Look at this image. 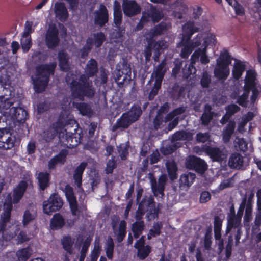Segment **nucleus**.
<instances>
[{
    "label": "nucleus",
    "instance_id": "obj_13",
    "mask_svg": "<svg viewBox=\"0 0 261 261\" xmlns=\"http://www.w3.org/2000/svg\"><path fill=\"white\" fill-rule=\"evenodd\" d=\"M206 153L214 161L221 162L225 160L227 156V152L224 149L207 147L205 149Z\"/></svg>",
    "mask_w": 261,
    "mask_h": 261
},
{
    "label": "nucleus",
    "instance_id": "obj_36",
    "mask_svg": "<svg viewBox=\"0 0 261 261\" xmlns=\"http://www.w3.org/2000/svg\"><path fill=\"white\" fill-rule=\"evenodd\" d=\"M49 175L46 172H41L38 174L37 179L41 189L44 190L49 185Z\"/></svg>",
    "mask_w": 261,
    "mask_h": 261
},
{
    "label": "nucleus",
    "instance_id": "obj_7",
    "mask_svg": "<svg viewBox=\"0 0 261 261\" xmlns=\"http://www.w3.org/2000/svg\"><path fill=\"white\" fill-rule=\"evenodd\" d=\"M14 100L11 98V95H5L0 96V113H4L6 115L8 113L13 119L21 121L25 119L27 116V112L20 108L12 107L10 108L13 104Z\"/></svg>",
    "mask_w": 261,
    "mask_h": 261
},
{
    "label": "nucleus",
    "instance_id": "obj_53",
    "mask_svg": "<svg viewBox=\"0 0 261 261\" xmlns=\"http://www.w3.org/2000/svg\"><path fill=\"white\" fill-rule=\"evenodd\" d=\"M161 227V223H156L154 225L152 229H150L148 234V238L150 239L152 237L158 236L160 233V229Z\"/></svg>",
    "mask_w": 261,
    "mask_h": 261
},
{
    "label": "nucleus",
    "instance_id": "obj_31",
    "mask_svg": "<svg viewBox=\"0 0 261 261\" xmlns=\"http://www.w3.org/2000/svg\"><path fill=\"white\" fill-rule=\"evenodd\" d=\"M86 165L85 163H82L75 170L73 177L75 183L78 187H80L81 185L82 176L86 167Z\"/></svg>",
    "mask_w": 261,
    "mask_h": 261
},
{
    "label": "nucleus",
    "instance_id": "obj_27",
    "mask_svg": "<svg viewBox=\"0 0 261 261\" xmlns=\"http://www.w3.org/2000/svg\"><path fill=\"white\" fill-rule=\"evenodd\" d=\"M184 111L185 109L183 108H179L175 110L172 113H170L168 115L167 120H170L174 119L173 121L169 124V129L170 130L172 129L177 124L178 120L179 118L177 115L182 113Z\"/></svg>",
    "mask_w": 261,
    "mask_h": 261
},
{
    "label": "nucleus",
    "instance_id": "obj_57",
    "mask_svg": "<svg viewBox=\"0 0 261 261\" xmlns=\"http://www.w3.org/2000/svg\"><path fill=\"white\" fill-rule=\"evenodd\" d=\"M32 32V24L30 22H26L23 36L24 37L30 36V35Z\"/></svg>",
    "mask_w": 261,
    "mask_h": 261
},
{
    "label": "nucleus",
    "instance_id": "obj_12",
    "mask_svg": "<svg viewBox=\"0 0 261 261\" xmlns=\"http://www.w3.org/2000/svg\"><path fill=\"white\" fill-rule=\"evenodd\" d=\"M164 64L162 63L158 67L156 71L154 72L152 74L151 81H154V87L149 94V98H151L155 96L160 88L161 84L162 81V79L164 75V71L163 68Z\"/></svg>",
    "mask_w": 261,
    "mask_h": 261
},
{
    "label": "nucleus",
    "instance_id": "obj_62",
    "mask_svg": "<svg viewBox=\"0 0 261 261\" xmlns=\"http://www.w3.org/2000/svg\"><path fill=\"white\" fill-rule=\"evenodd\" d=\"M115 167V163L113 160H110L107 165L106 169V172L107 173H110L112 172L113 169Z\"/></svg>",
    "mask_w": 261,
    "mask_h": 261
},
{
    "label": "nucleus",
    "instance_id": "obj_3",
    "mask_svg": "<svg viewBox=\"0 0 261 261\" xmlns=\"http://www.w3.org/2000/svg\"><path fill=\"white\" fill-rule=\"evenodd\" d=\"M12 208V199L10 194L5 196L3 210L4 212L0 220V232L6 241H9L13 239L16 234L18 230L17 226L11 225L9 222L11 211Z\"/></svg>",
    "mask_w": 261,
    "mask_h": 261
},
{
    "label": "nucleus",
    "instance_id": "obj_40",
    "mask_svg": "<svg viewBox=\"0 0 261 261\" xmlns=\"http://www.w3.org/2000/svg\"><path fill=\"white\" fill-rule=\"evenodd\" d=\"M105 39L104 34L102 33H97L93 35V40L89 38L87 40V44L91 45L94 44L96 47L100 46Z\"/></svg>",
    "mask_w": 261,
    "mask_h": 261
},
{
    "label": "nucleus",
    "instance_id": "obj_43",
    "mask_svg": "<svg viewBox=\"0 0 261 261\" xmlns=\"http://www.w3.org/2000/svg\"><path fill=\"white\" fill-rule=\"evenodd\" d=\"M32 252L30 248H27L18 250L16 255L19 261H26L30 257Z\"/></svg>",
    "mask_w": 261,
    "mask_h": 261
},
{
    "label": "nucleus",
    "instance_id": "obj_30",
    "mask_svg": "<svg viewBox=\"0 0 261 261\" xmlns=\"http://www.w3.org/2000/svg\"><path fill=\"white\" fill-rule=\"evenodd\" d=\"M245 70V65L243 62L236 60L233 65L232 75L235 79L240 77Z\"/></svg>",
    "mask_w": 261,
    "mask_h": 261
},
{
    "label": "nucleus",
    "instance_id": "obj_26",
    "mask_svg": "<svg viewBox=\"0 0 261 261\" xmlns=\"http://www.w3.org/2000/svg\"><path fill=\"white\" fill-rule=\"evenodd\" d=\"M108 17V13L106 7L101 5L99 11L96 13L95 17V23L100 25H102L107 22Z\"/></svg>",
    "mask_w": 261,
    "mask_h": 261
},
{
    "label": "nucleus",
    "instance_id": "obj_42",
    "mask_svg": "<svg viewBox=\"0 0 261 261\" xmlns=\"http://www.w3.org/2000/svg\"><path fill=\"white\" fill-rule=\"evenodd\" d=\"M73 243L74 240L70 236L64 237L62 240V244L63 248L69 253H71L72 251Z\"/></svg>",
    "mask_w": 261,
    "mask_h": 261
},
{
    "label": "nucleus",
    "instance_id": "obj_14",
    "mask_svg": "<svg viewBox=\"0 0 261 261\" xmlns=\"http://www.w3.org/2000/svg\"><path fill=\"white\" fill-rule=\"evenodd\" d=\"M64 192L72 215L75 216H79L80 212L77 208V202L72 188L67 185L65 188Z\"/></svg>",
    "mask_w": 261,
    "mask_h": 261
},
{
    "label": "nucleus",
    "instance_id": "obj_1",
    "mask_svg": "<svg viewBox=\"0 0 261 261\" xmlns=\"http://www.w3.org/2000/svg\"><path fill=\"white\" fill-rule=\"evenodd\" d=\"M183 38L181 42V56L188 58L193 49L197 47L213 46L217 43L215 35L209 30L207 22L202 24L199 22L189 21L182 28Z\"/></svg>",
    "mask_w": 261,
    "mask_h": 261
},
{
    "label": "nucleus",
    "instance_id": "obj_51",
    "mask_svg": "<svg viewBox=\"0 0 261 261\" xmlns=\"http://www.w3.org/2000/svg\"><path fill=\"white\" fill-rule=\"evenodd\" d=\"M206 168L207 165L205 162L198 158L194 169L198 173H203L206 170Z\"/></svg>",
    "mask_w": 261,
    "mask_h": 261
},
{
    "label": "nucleus",
    "instance_id": "obj_61",
    "mask_svg": "<svg viewBox=\"0 0 261 261\" xmlns=\"http://www.w3.org/2000/svg\"><path fill=\"white\" fill-rule=\"evenodd\" d=\"M210 81V78L208 74L207 73H204L201 81V85L204 87H206L208 86Z\"/></svg>",
    "mask_w": 261,
    "mask_h": 261
},
{
    "label": "nucleus",
    "instance_id": "obj_33",
    "mask_svg": "<svg viewBox=\"0 0 261 261\" xmlns=\"http://www.w3.org/2000/svg\"><path fill=\"white\" fill-rule=\"evenodd\" d=\"M243 158L238 153L231 155L229 161V165L232 168H239L243 164Z\"/></svg>",
    "mask_w": 261,
    "mask_h": 261
},
{
    "label": "nucleus",
    "instance_id": "obj_15",
    "mask_svg": "<svg viewBox=\"0 0 261 261\" xmlns=\"http://www.w3.org/2000/svg\"><path fill=\"white\" fill-rule=\"evenodd\" d=\"M197 47L191 56L192 63H195L197 61H200L203 64L208 63L210 59L206 54L207 48L201 47V46Z\"/></svg>",
    "mask_w": 261,
    "mask_h": 261
},
{
    "label": "nucleus",
    "instance_id": "obj_55",
    "mask_svg": "<svg viewBox=\"0 0 261 261\" xmlns=\"http://www.w3.org/2000/svg\"><path fill=\"white\" fill-rule=\"evenodd\" d=\"M66 124V120H65V119L63 118V117H60L59 121L57 123L56 126H55V125H54V134L51 135V136H53L56 133H58L59 132V129H60L61 128L64 126Z\"/></svg>",
    "mask_w": 261,
    "mask_h": 261
},
{
    "label": "nucleus",
    "instance_id": "obj_59",
    "mask_svg": "<svg viewBox=\"0 0 261 261\" xmlns=\"http://www.w3.org/2000/svg\"><path fill=\"white\" fill-rule=\"evenodd\" d=\"M211 199V195L209 192L204 191L201 194L200 201L201 203H205L209 201Z\"/></svg>",
    "mask_w": 261,
    "mask_h": 261
},
{
    "label": "nucleus",
    "instance_id": "obj_45",
    "mask_svg": "<svg viewBox=\"0 0 261 261\" xmlns=\"http://www.w3.org/2000/svg\"><path fill=\"white\" fill-rule=\"evenodd\" d=\"M195 178V175L192 173L182 175L180 179L181 184L183 185L189 186L192 184Z\"/></svg>",
    "mask_w": 261,
    "mask_h": 261
},
{
    "label": "nucleus",
    "instance_id": "obj_23",
    "mask_svg": "<svg viewBox=\"0 0 261 261\" xmlns=\"http://www.w3.org/2000/svg\"><path fill=\"white\" fill-rule=\"evenodd\" d=\"M54 12L56 17L62 21H65L68 17L67 10L62 3H55Z\"/></svg>",
    "mask_w": 261,
    "mask_h": 261
},
{
    "label": "nucleus",
    "instance_id": "obj_41",
    "mask_svg": "<svg viewBox=\"0 0 261 261\" xmlns=\"http://www.w3.org/2000/svg\"><path fill=\"white\" fill-rule=\"evenodd\" d=\"M114 245L112 238H109L104 247L107 257L109 259H112L113 257Z\"/></svg>",
    "mask_w": 261,
    "mask_h": 261
},
{
    "label": "nucleus",
    "instance_id": "obj_60",
    "mask_svg": "<svg viewBox=\"0 0 261 261\" xmlns=\"http://www.w3.org/2000/svg\"><path fill=\"white\" fill-rule=\"evenodd\" d=\"M215 237L216 240H219V246L222 247L223 244V241L221 239V229L220 228H214Z\"/></svg>",
    "mask_w": 261,
    "mask_h": 261
},
{
    "label": "nucleus",
    "instance_id": "obj_58",
    "mask_svg": "<svg viewBox=\"0 0 261 261\" xmlns=\"http://www.w3.org/2000/svg\"><path fill=\"white\" fill-rule=\"evenodd\" d=\"M252 208L250 205H247L246 207L245 214L244 216V221L249 222L251 218Z\"/></svg>",
    "mask_w": 261,
    "mask_h": 261
},
{
    "label": "nucleus",
    "instance_id": "obj_11",
    "mask_svg": "<svg viewBox=\"0 0 261 261\" xmlns=\"http://www.w3.org/2000/svg\"><path fill=\"white\" fill-rule=\"evenodd\" d=\"M166 47V43L164 41H161L160 42L151 41L144 51L146 60H149L151 56L152 52H153L154 59L155 60H157L160 54Z\"/></svg>",
    "mask_w": 261,
    "mask_h": 261
},
{
    "label": "nucleus",
    "instance_id": "obj_49",
    "mask_svg": "<svg viewBox=\"0 0 261 261\" xmlns=\"http://www.w3.org/2000/svg\"><path fill=\"white\" fill-rule=\"evenodd\" d=\"M21 44L22 48L24 51H28L32 45L31 39L30 36H24L21 39Z\"/></svg>",
    "mask_w": 261,
    "mask_h": 261
},
{
    "label": "nucleus",
    "instance_id": "obj_37",
    "mask_svg": "<svg viewBox=\"0 0 261 261\" xmlns=\"http://www.w3.org/2000/svg\"><path fill=\"white\" fill-rule=\"evenodd\" d=\"M122 12L120 4L115 1L114 5V20L117 27H118L121 21Z\"/></svg>",
    "mask_w": 261,
    "mask_h": 261
},
{
    "label": "nucleus",
    "instance_id": "obj_48",
    "mask_svg": "<svg viewBox=\"0 0 261 261\" xmlns=\"http://www.w3.org/2000/svg\"><path fill=\"white\" fill-rule=\"evenodd\" d=\"M59 66L62 70H66L68 67L66 55L63 52L59 54Z\"/></svg>",
    "mask_w": 261,
    "mask_h": 261
},
{
    "label": "nucleus",
    "instance_id": "obj_64",
    "mask_svg": "<svg viewBox=\"0 0 261 261\" xmlns=\"http://www.w3.org/2000/svg\"><path fill=\"white\" fill-rule=\"evenodd\" d=\"M209 136L207 134L199 133L197 135V140L199 142H204L208 139Z\"/></svg>",
    "mask_w": 261,
    "mask_h": 261
},
{
    "label": "nucleus",
    "instance_id": "obj_38",
    "mask_svg": "<svg viewBox=\"0 0 261 261\" xmlns=\"http://www.w3.org/2000/svg\"><path fill=\"white\" fill-rule=\"evenodd\" d=\"M234 126L235 122L234 121H230L226 128L224 129L223 139L224 142H226L229 141L231 135L233 133Z\"/></svg>",
    "mask_w": 261,
    "mask_h": 261
},
{
    "label": "nucleus",
    "instance_id": "obj_52",
    "mask_svg": "<svg viewBox=\"0 0 261 261\" xmlns=\"http://www.w3.org/2000/svg\"><path fill=\"white\" fill-rule=\"evenodd\" d=\"M35 217V212L32 211L30 212L29 210H27L25 212L23 216V224L24 225H26L30 222L33 220Z\"/></svg>",
    "mask_w": 261,
    "mask_h": 261
},
{
    "label": "nucleus",
    "instance_id": "obj_17",
    "mask_svg": "<svg viewBox=\"0 0 261 261\" xmlns=\"http://www.w3.org/2000/svg\"><path fill=\"white\" fill-rule=\"evenodd\" d=\"M58 34L56 28L53 25L49 26L46 36V45L49 48H53L58 45L59 42Z\"/></svg>",
    "mask_w": 261,
    "mask_h": 261
},
{
    "label": "nucleus",
    "instance_id": "obj_39",
    "mask_svg": "<svg viewBox=\"0 0 261 261\" xmlns=\"http://www.w3.org/2000/svg\"><path fill=\"white\" fill-rule=\"evenodd\" d=\"M166 167L169 178L171 180L177 178V167L174 161L168 162L166 163Z\"/></svg>",
    "mask_w": 261,
    "mask_h": 261
},
{
    "label": "nucleus",
    "instance_id": "obj_21",
    "mask_svg": "<svg viewBox=\"0 0 261 261\" xmlns=\"http://www.w3.org/2000/svg\"><path fill=\"white\" fill-rule=\"evenodd\" d=\"M144 239L142 237L135 244V247L138 249V256L141 259L146 258L150 252L149 246H144Z\"/></svg>",
    "mask_w": 261,
    "mask_h": 261
},
{
    "label": "nucleus",
    "instance_id": "obj_18",
    "mask_svg": "<svg viewBox=\"0 0 261 261\" xmlns=\"http://www.w3.org/2000/svg\"><path fill=\"white\" fill-rule=\"evenodd\" d=\"M162 13L155 9H152L150 12L144 13L141 20V23L143 24L145 22L151 20L153 22H158L162 17Z\"/></svg>",
    "mask_w": 261,
    "mask_h": 261
},
{
    "label": "nucleus",
    "instance_id": "obj_6",
    "mask_svg": "<svg viewBox=\"0 0 261 261\" xmlns=\"http://www.w3.org/2000/svg\"><path fill=\"white\" fill-rule=\"evenodd\" d=\"M255 73L254 70H250L247 71L245 80V87L244 92L241 95L239 96L237 99V102L242 106H244L246 103V99L248 96L249 90H252L251 101L254 102L257 98L259 92V90L255 85ZM238 94L237 95H238Z\"/></svg>",
    "mask_w": 261,
    "mask_h": 261
},
{
    "label": "nucleus",
    "instance_id": "obj_34",
    "mask_svg": "<svg viewBox=\"0 0 261 261\" xmlns=\"http://www.w3.org/2000/svg\"><path fill=\"white\" fill-rule=\"evenodd\" d=\"M240 108L238 106L236 105H231L228 106L226 108V114L222 118L221 120V123L222 124H224L229 118V117L239 111Z\"/></svg>",
    "mask_w": 261,
    "mask_h": 261
},
{
    "label": "nucleus",
    "instance_id": "obj_8",
    "mask_svg": "<svg viewBox=\"0 0 261 261\" xmlns=\"http://www.w3.org/2000/svg\"><path fill=\"white\" fill-rule=\"evenodd\" d=\"M231 63L230 58L224 55H221L217 60V66L214 70L216 77L225 80L229 74L228 66Z\"/></svg>",
    "mask_w": 261,
    "mask_h": 261
},
{
    "label": "nucleus",
    "instance_id": "obj_19",
    "mask_svg": "<svg viewBox=\"0 0 261 261\" xmlns=\"http://www.w3.org/2000/svg\"><path fill=\"white\" fill-rule=\"evenodd\" d=\"M166 180V176L163 175L159 178L158 184L156 181H152L151 188L155 196H160L161 195V197L163 196V191Z\"/></svg>",
    "mask_w": 261,
    "mask_h": 261
},
{
    "label": "nucleus",
    "instance_id": "obj_46",
    "mask_svg": "<svg viewBox=\"0 0 261 261\" xmlns=\"http://www.w3.org/2000/svg\"><path fill=\"white\" fill-rule=\"evenodd\" d=\"M211 108L209 105H206L205 107L204 112L201 116V120L204 124H207L210 122L214 114H212L210 112Z\"/></svg>",
    "mask_w": 261,
    "mask_h": 261
},
{
    "label": "nucleus",
    "instance_id": "obj_10",
    "mask_svg": "<svg viewBox=\"0 0 261 261\" xmlns=\"http://www.w3.org/2000/svg\"><path fill=\"white\" fill-rule=\"evenodd\" d=\"M63 205V202L58 194H54L43 203V210L45 214L51 215L54 212L58 211Z\"/></svg>",
    "mask_w": 261,
    "mask_h": 261
},
{
    "label": "nucleus",
    "instance_id": "obj_24",
    "mask_svg": "<svg viewBox=\"0 0 261 261\" xmlns=\"http://www.w3.org/2000/svg\"><path fill=\"white\" fill-rule=\"evenodd\" d=\"M113 229L118 241L121 242L126 234V222L121 221L118 224H115L113 225Z\"/></svg>",
    "mask_w": 261,
    "mask_h": 261
},
{
    "label": "nucleus",
    "instance_id": "obj_25",
    "mask_svg": "<svg viewBox=\"0 0 261 261\" xmlns=\"http://www.w3.org/2000/svg\"><path fill=\"white\" fill-rule=\"evenodd\" d=\"M14 141L9 133H0V148L8 149L13 146Z\"/></svg>",
    "mask_w": 261,
    "mask_h": 261
},
{
    "label": "nucleus",
    "instance_id": "obj_56",
    "mask_svg": "<svg viewBox=\"0 0 261 261\" xmlns=\"http://www.w3.org/2000/svg\"><path fill=\"white\" fill-rule=\"evenodd\" d=\"M127 149L128 146L126 144H121L118 147V151L122 160L126 159Z\"/></svg>",
    "mask_w": 261,
    "mask_h": 261
},
{
    "label": "nucleus",
    "instance_id": "obj_22",
    "mask_svg": "<svg viewBox=\"0 0 261 261\" xmlns=\"http://www.w3.org/2000/svg\"><path fill=\"white\" fill-rule=\"evenodd\" d=\"M245 207V202L241 203L238 212V218L233 217L230 218L228 221V226L226 229V233H229L232 227H238L241 222V217L243 214V210Z\"/></svg>",
    "mask_w": 261,
    "mask_h": 261
},
{
    "label": "nucleus",
    "instance_id": "obj_54",
    "mask_svg": "<svg viewBox=\"0 0 261 261\" xmlns=\"http://www.w3.org/2000/svg\"><path fill=\"white\" fill-rule=\"evenodd\" d=\"M198 158L194 156H189L186 160V167L190 169H194L197 162Z\"/></svg>",
    "mask_w": 261,
    "mask_h": 261
},
{
    "label": "nucleus",
    "instance_id": "obj_16",
    "mask_svg": "<svg viewBox=\"0 0 261 261\" xmlns=\"http://www.w3.org/2000/svg\"><path fill=\"white\" fill-rule=\"evenodd\" d=\"M123 10L125 15L132 16L140 13V6L134 1L123 0Z\"/></svg>",
    "mask_w": 261,
    "mask_h": 261
},
{
    "label": "nucleus",
    "instance_id": "obj_28",
    "mask_svg": "<svg viewBox=\"0 0 261 261\" xmlns=\"http://www.w3.org/2000/svg\"><path fill=\"white\" fill-rule=\"evenodd\" d=\"M67 152L66 150L61 151L58 155L51 159L48 162V167L53 169L59 164H63L65 161Z\"/></svg>",
    "mask_w": 261,
    "mask_h": 261
},
{
    "label": "nucleus",
    "instance_id": "obj_2",
    "mask_svg": "<svg viewBox=\"0 0 261 261\" xmlns=\"http://www.w3.org/2000/svg\"><path fill=\"white\" fill-rule=\"evenodd\" d=\"M86 74L82 75L79 81H72L70 83V79H66V81L70 83L71 88L73 97V105L79 110L82 115L90 116L92 111L89 106L82 103L78 102L77 100L83 99L84 96L91 97L94 94V90L92 87V82L87 79V76H93L97 71L96 62L94 60L89 61L86 68Z\"/></svg>",
    "mask_w": 261,
    "mask_h": 261
},
{
    "label": "nucleus",
    "instance_id": "obj_5",
    "mask_svg": "<svg viewBox=\"0 0 261 261\" xmlns=\"http://www.w3.org/2000/svg\"><path fill=\"white\" fill-rule=\"evenodd\" d=\"M55 67V64H51L49 65H41L37 68L36 74L32 76L36 92H41L45 89L48 83V76L53 72Z\"/></svg>",
    "mask_w": 261,
    "mask_h": 261
},
{
    "label": "nucleus",
    "instance_id": "obj_63",
    "mask_svg": "<svg viewBox=\"0 0 261 261\" xmlns=\"http://www.w3.org/2000/svg\"><path fill=\"white\" fill-rule=\"evenodd\" d=\"M160 157V154L158 151H154L152 153V154L150 156V163L154 164L156 163Z\"/></svg>",
    "mask_w": 261,
    "mask_h": 261
},
{
    "label": "nucleus",
    "instance_id": "obj_44",
    "mask_svg": "<svg viewBox=\"0 0 261 261\" xmlns=\"http://www.w3.org/2000/svg\"><path fill=\"white\" fill-rule=\"evenodd\" d=\"M193 134L190 132L180 131L177 132L173 135L174 140H190L192 139Z\"/></svg>",
    "mask_w": 261,
    "mask_h": 261
},
{
    "label": "nucleus",
    "instance_id": "obj_4",
    "mask_svg": "<svg viewBox=\"0 0 261 261\" xmlns=\"http://www.w3.org/2000/svg\"><path fill=\"white\" fill-rule=\"evenodd\" d=\"M145 211L148 212L147 215L148 220L154 219L157 216V211L155 208L153 199L151 197L148 198L147 199L143 200L139 204L136 215L137 221L133 224L132 227V230L135 238H138L141 234L143 229V222L139 220L142 218Z\"/></svg>",
    "mask_w": 261,
    "mask_h": 261
},
{
    "label": "nucleus",
    "instance_id": "obj_47",
    "mask_svg": "<svg viewBox=\"0 0 261 261\" xmlns=\"http://www.w3.org/2000/svg\"><path fill=\"white\" fill-rule=\"evenodd\" d=\"M228 3L232 6L234 10L236 13L237 15L239 16H243L244 14V8L240 5L236 0H226Z\"/></svg>",
    "mask_w": 261,
    "mask_h": 261
},
{
    "label": "nucleus",
    "instance_id": "obj_50",
    "mask_svg": "<svg viewBox=\"0 0 261 261\" xmlns=\"http://www.w3.org/2000/svg\"><path fill=\"white\" fill-rule=\"evenodd\" d=\"M235 147L239 150L245 151L247 148V143L243 138H236L234 141Z\"/></svg>",
    "mask_w": 261,
    "mask_h": 261
},
{
    "label": "nucleus",
    "instance_id": "obj_20",
    "mask_svg": "<svg viewBox=\"0 0 261 261\" xmlns=\"http://www.w3.org/2000/svg\"><path fill=\"white\" fill-rule=\"evenodd\" d=\"M30 181H21L14 189L13 200L14 203L18 202L22 198Z\"/></svg>",
    "mask_w": 261,
    "mask_h": 261
},
{
    "label": "nucleus",
    "instance_id": "obj_29",
    "mask_svg": "<svg viewBox=\"0 0 261 261\" xmlns=\"http://www.w3.org/2000/svg\"><path fill=\"white\" fill-rule=\"evenodd\" d=\"M65 224V220L62 215L55 214L50 220V226L52 229H58L62 228Z\"/></svg>",
    "mask_w": 261,
    "mask_h": 261
},
{
    "label": "nucleus",
    "instance_id": "obj_32",
    "mask_svg": "<svg viewBox=\"0 0 261 261\" xmlns=\"http://www.w3.org/2000/svg\"><path fill=\"white\" fill-rule=\"evenodd\" d=\"M101 251L99 239H96L93 250L91 251L89 259L90 261H97Z\"/></svg>",
    "mask_w": 261,
    "mask_h": 261
},
{
    "label": "nucleus",
    "instance_id": "obj_35",
    "mask_svg": "<svg viewBox=\"0 0 261 261\" xmlns=\"http://www.w3.org/2000/svg\"><path fill=\"white\" fill-rule=\"evenodd\" d=\"M254 116L253 113L252 112H248L246 115L243 116L241 121L238 123V131L241 133H243L245 131V126L248 121L253 119Z\"/></svg>",
    "mask_w": 261,
    "mask_h": 261
},
{
    "label": "nucleus",
    "instance_id": "obj_9",
    "mask_svg": "<svg viewBox=\"0 0 261 261\" xmlns=\"http://www.w3.org/2000/svg\"><path fill=\"white\" fill-rule=\"evenodd\" d=\"M141 114V110L138 107H133L127 113L123 114L116 123L117 127L126 128L136 121Z\"/></svg>",
    "mask_w": 261,
    "mask_h": 261
}]
</instances>
